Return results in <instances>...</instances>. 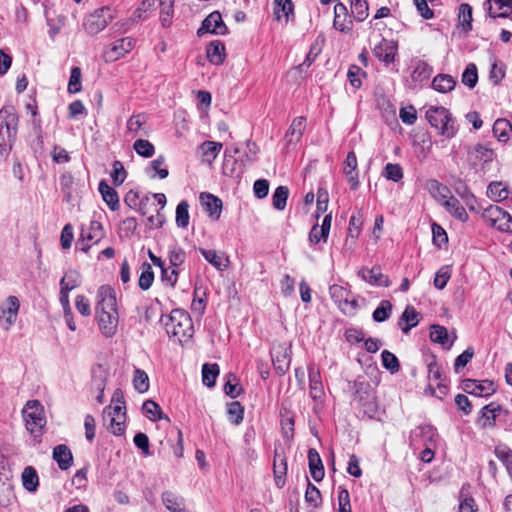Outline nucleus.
Returning <instances> with one entry per match:
<instances>
[{
  "label": "nucleus",
  "mask_w": 512,
  "mask_h": 512,
  "mask_svg": "<svg viewBox=\"0 0 512 512\" xmlns=\"http://www.w3.org/2000/svg\"><path fill=\"white\" fill-rule=\"evenodd\" d=\"M462 389L468 394L487 397L495 392L496 387L494 382L490 380L477 381L474 379H465L462 381Z\"/></svg>",
  "instance_id": "nucleus-11"
},
{
  "label": "nucleus",
  "mask_w": 512,
  "mask_h": 512,
  "mask_svg": "<svg viewBox=\"0 0 512 512\" xmlns=\"http://www.w3.org/2000/svg\"><path fill=\"white\" fill-rule=\"evenodd\" d=\"M471 164L477 166L479 163L487 164L494 160V150L482 144H476L468 151Z\"/></svg>",
  "instance_id": "nucleus-18"
},
{
  "label": "nucleus",
  "mask_w": 512,
  "mask_h": 512,
  "mask_svg": "<svg viewBox=\"0 0 512 512\" xmlns=\"http://www.w3.org/2000/svg\"><path fill=\"white\" fill-rule=\"evenodd\" d=\"M134 47V40L131 37H124L114 41L110 48L105 51L107 61H116L129 53Z\"/></svg>",
  "instance_id": "nucleus-13"
},
{
  "label": "nucleus",
  "mask_w": 512,
  "mask_h": 512,
  "mask_svg": "<svg viewBox=\"0 0 512 512\" xmlns=\"http://www.w3.org/2000/svg\"><path fill=\"white\" fill-rule=\"evenodd\" d=\"M199 252L213 267L219 271H223L228 266V259L223 258V254H219L217 251L212 249L199 248Z\"/></svg>",
  "instance_id": "nucleus-31"
},
{
  "label": "nucleus",
  "mask_w": 512,
  "mask_h": 512,
  "mask_svg": "<svg viewBox=\"0 0 512 512\" xmlns=\"http://www.w3.org/2000/svg\"><path fill=\"white\" fill-rule=\"evenodd\" d=\"M428 380L430 383L434 382L442 393L446 392V386L442 384V369L436 361L428 364Z\"/></svg>",
  "instance_id": "nucleus-41"
},
{
  "label": "nucleus",
  "mask_w": 512,
  "mask_h": 512,
  "mask_svg": "<svg viewBox=\"0 0 512 512\" xmlns=\"http://www.w3.org/2000/svg\"><path fill=\"white\" fill-rule=\"evenodd\" d=\"M19 116L14 106H4L0 110V160L11 151L16 141Z\"/></svg>",
  "instance_id": "nucleus-2"
},
{
  "label": "nucleus",
  "mask_w": 512,
  "mask_h": 512,
  "mask_svg": "<svg viewBox=\"0 0 512 512\" xmlns=\"http://www.w3.org/2000/svg\"><path fill=\"white\" fill-rule=\"evenodd\" d=\"M456 86V80L448 74H438L432 81V87L440 93H447Z\"/></svg>",
  "instance_id": "nucleus-32"
},
{
  "label": "nucleus",
  "mask_w": 512,
  "mask_h": 512,
  "mask_svg": "<svg viewBox=\"0 0 512 512\" xmlns=\"http://www.w3.org/2000/svg\"><path fill=\"white\" fill-rule=\"evenodd\" d=\"M429 124L438 134L446 139H452L458 132V126L451 112L443 106H430L425 114Z\"/></svg>",
  "instance_id": "nucleus-4"
},
{
  "label": "nucleus",
  "mask_w": 512,
  "mask_h": 512,
  "mask_svg": "<svg viewBox=\"0 0 512 512\" xmlns=\"http://www.w3.org/2000/svg\"><path fill=\"white\" fill-rule=\"evenodd\" d=\"M96 300L95 317L99 330L110 338L116 334L119 322L115 290L109 285H102L97 290Z\"/></svg>",
  "instance_id": "nucleus-1"
},
{
  "label": "nucleus",
  "mask_w": 512,
  "mask_h": 512,
  "mask_svg": "<svg viewBox=\"0 0 512 512\" xmlns=\"http://www.w3.org/2000/svg\"><path fill=\"white\" fill-rule=\"evenodd\" d=\"M358 276L373 286L388 287L390 285L388 276L381 272V268L379 266H375L371 269L362 267L358 271Z\"/></svg>",
  "instance_id": "nucleus-15"
},
{
  "label": "nucleus",
  "mask_w": 512,
  "mask_h": 512,
  "mask_svg": "<svg viewBox=\"0 0 512 512\" xmlns=\"http://www.w3.org/2000/svg\"><path fill=\"white\" fill-rule=\"evenodd\" d=\"M289 196L287 186H278L272 195V205L277 210H284Z\"/></svg>",
  "instance_id": "nucleus-47"
},
{
  "label": "nucleus",
  "mask_w": 512,
  "mask_h": 512,
  "mask_svg": "<svg viewBox=\"0 0 512 512\" xmlns=\"http://www.w3.org/2000/svg\"><path fill=\"white\" fill-rule=\"evenodd\" d=\"M461 81L468 88L472 89L478 82L477 66L474 63H469L462 73Z\"/></svg>",
  "instance_id": "nucleus-49"
},
{
  "label": "nucleus",
  "mask_w": 512,
  "mask_h": 512,
  "mask_svg": "<svg viewBox=\"0 0 512 512\" xmlns=\"http://www.w3.org/2000/svg\"><path fill=\"white\" fill-rule=\"evenodd\" d=\"M189 204L182 200L176 207V224L179 228H186L189 225Z\"/></svg>",
  "instance_id": "nucleus-52"
},
{
  "label": "nucleus",
  "mask_w": 512,
  "mask_h": 512,
  "mask_svg": "<svg viewBox=\"0 0 512 512\" xmlns=\"http://www.w3.org/2000/svg\"><path fill=\"white\" fill-rule=\"evenodd\" d=\"M208 60L214 65H220L223 63L225 58V47L224 44L219 41H212L206 49Z\"/></svg>",
  "instance_id": "nucleus-29"
},
{
  "label": "nucleus",
  "mask_w": 512,
  "mask_h": 512,
  "mask_svg": "<svg viewBox=\"0 0 512 512\" xmlns=\"http://www.w3.org/2000/svg\"><path fill=\"white\" fill-rule=\"evenodd\" d=\"M218 374L219 366L217 364H204L202 367L203 384L207 387H214Z\"/></svg>",
  "instance_id": "nucleus-45"
},
{
  "label": "nucleus",
  "mask_w": 512,
  "mask_h": 512,
  "mask_svg": "<svg viewBox=\"0 0 512 512\" xmlns=\"http://www.w3.org/2000/svg\"><path fill=\"white\" fill-rule=\"evenodd\" d=\"M165 328L167 334L180 343L187 342L194 334L192 319L189 313L183 309L171 311L168 321L165 323Z\"/></svg>",
  "instance_id": "nucleus-3"
},
{
  "label": "nucleus",
  "mask_w": 512,
  "mask_h": 512,
  "mask_svg": "<svg viewBox=\"0 0 512 512\" xmlns=\"http://www.w3.org/2000/svg\"><path fill=\"white\" fill-rule=\"evenodd\" d=\"M161 500L167 510L171 512H181L184 509V498L172 491H164Z\"/></svg>",
  "instance_id": "nucleus-26"
},
{
  "label": "nucleus",
  "mask_w": 512,
  "mask_h": 512,
  "mask_svg": "<svg viewBox=\"0 0 512 512\" xmlns=\"http://www.w3.org/2000/svg\"><path fill=\"white\" fill-rule=\"evenodd\" d=\"M338 512H352L350 495L346 488L339 487L338 492Z\"/></svg>",
  "instance_id": "nucleus-64"
},
{
  "label": "nucleus",
  "mask_w": 512,
  "mask_h": 512,
  "mask_svg": "<svg viewBox=\"0 0 512 512\" xmlns=\"http://www.w3.org/2000/svg\"><path fill=\"white\" fill-rule=\"evenodd\" d=\"M200 201L204 210L209 216L215 220H218L222 211V201L210 193H201Z\"/></svg>",
  "instance_id": "nucleus-20"
},
{
  "label": "nucleus",
  "mask_w": 512,
  "mask_h": 512,
  "mask_svg": "<svg viewBox=\"0 0 512 512\" xmlns=\"http://www.w3.org/2000/svg\"><path fill=\"white\" fill-rule=\"evenodd\" d=\"M397 44L394 41L382 39L373 49V54L380 61L390 64L394 61Z\"/></svg>",
  "instance_id": "nucleus-16"
},
{
  "label": "nucleus",
  "mask_w": 512,
  "mask_h": 512,
  "mask_svg": "<svg viewBox=\"0 0 512 512\" xmlns=\"http://www.w3.org/2000/svg\"><path fill=\"white\" fill-rule=\"evenodd\" d=\"M442 205L452 216L461 222H466L468 220L469 216L466 209L461 205L460 201L456 197L450 195L449 198L442 202Z\"/></svg>",
  "instance_id": "nucleus-24"
},
{
  "label": "nucleus",
  "mask_w": 512,
  "mask_h": 512,
  "mask_svg": "<svg viewBox=\"0 0 512 512\" xmlns=\"http://www.w3.org/2000/svg\"><path fill=\"white\" fill-rule=\"evenodd\" d=\"M104 237V229L99 221L92 220L87 228H82L81 236L78 240L79 249L88 252L91 244L98 243Z\"/></svg>",
  "instance_id": "nucleus-8"
},
{
  "label": "nucleus",
  "mask_w": 512,
  "mask_h": 512,
  "mask_svg": "<svg viewBox=\"0 0 512 512\" xmlns=\"http://www.w3.org/2000/svg\"><path fill=\"white\" fill-rule=\"evenodd\" d=\"M287 473V460L286 457L279 453L277 450L274 452L273 474L275 485L282 488L285 485Z\"/></svg>",
  "instance_id": "nucleus-21"
},
{
  "label": "nucleus",
  "mask_w": 512,
  "mask_h": 512,
  "mask_svg": "<svg viewBox=\"0 0 512 512\" xmlns=\"http://www.w3.org/2000/svg\"><path fill=\"white\" fill-rule=\"evenodd\" d=\"M458 21L465 32L472 29V7L470 4H460L458 8Z\"/></svg>",
  "instance_id": "nucleus-38"
},
{
  "label": "nucleus",
  "mask_w": 512,
  "mask_h": 512,
  "mask_svg": "<svg viewBox=\"0 0 512 512\" xmlns=\"http://www.w3.org/2000/svg\"><path fill=\"white\" fill-rule=\"evenodd\" d=\"M200 149L202 150L203 159L211 163L217 158L219 152L221 151L222 143L215 141H204L200 145Z\"/></svg>",
  "instance_id": "nucleus-36"
},
{
  "label": "nucleus",
  "mask_w": 512,
  "mask_h": 512,
  "mask_svg": "<svg viewBox=\"0 0 512 512\" xmlns=\"http://www.w3.org/2000/svg\"><path fill=\"white\" fill-rule=\"evenodd\" d=\"M483 220L492 228L501 232L512 233V216L496 205H489L481 214Z\"/></svg>",
  "instance_id": "nucleus-7"
},
{
  "label": "nucleus",
  "mask_w": 512,
  "mask_h": 512,
  "mask_svg": "<svg viewBox=\"0 0 512 512\" xmlns=\"http://www.w3.org/2000/svg\"><path fill=\"white\" fill-rule=\"evenodd\" d=\"M391 312L392 304L388 300H382L372 314L373 320L375 322H384L390 317Z\"/></svg>",
  "instance_id": "nucleus-54"
},
{
  "label": "nucleus",
  "mask_w": 512,
  "mask_h": 512,
  "mask_svg": "<svg viewBox=\"0 0 512 512\" xmlns=\"http://www.w3.org/2000/svg\"><path fill=\"white\" fill-rule=\"evenodd\" d=\"M271 358L277 374L284 375L290 367V347L286 344H278L271 349Z\"/></svg>",
  "instance_id": "nucleus-10"
},
{
  "label": "nucleus",
  "mask_w": 512,
  "mask_h": 512,
  "mask_svg": "<svg viewBox=\"0 0 512 512\" xmlns=\"http://www.w3.org/2000/svg\"><path fill=\"white\" fill-rule=\"evenodd\" d=\"M22 483L24 488L29 492H34L37 490L39 485V478L36 470L33 467L28 466L24 469L22 473Z\"/></svg>",
  "instance_id": "nucleus-40"
},
{
  "label": "nucleus",
  "mask_w": 512,
  "mask_h": 512,
  "mask_svg": "<svg viewBox=\"0 0 512 512\" xmlns=\"http://www.w3.org/2000/svg\"><path fill=\"white\" fill-rule=\"evenodd\" d=\"M98 190L104 200V202L109 206V208L113 211L119 208V197L114 188L109 186V184L102 180L99 183Z\"/></svg>",
  "instance_id": "nucleus-25"
},
{
  "label": "nucleus",
  "mask_w": 512,
  "mask_h": 512,
  "mask_svg": "<svg viewBox=\"0 0 512 512\" xmlns=\"http://www.w3.org/2000/svg\"><path fill=\"white\" fill-rule=\"evenodd\" d=\"M430 339L432 342L445 345L448 341V331L440 325H432L430 328Z\"/></svg>",
  "instance_id": "nucleus-60"
},
{
  "label": "nucleus",
  "mask_w": 512,
  "mask_h": 512,
  "mask_svg": "<svg viewBox=\"0 0 512 512\" xmlns=\"http://www.w3.org/2000/svg\"><path fill=\"white\" fill-rule=\"evenodd\" d=\"M227 414L232 424L239 425L243 421L244 408L238 401L231 402L228 404Z\"/></svg>",
  "instance_id": "nucleus-51"
},
{
  "label": "nucleus",
  "mask_w": 512,
  "mask_h": 512,
  "mask_svg": "<svg viewBox=\"0 0 512 512\" xmlns=\"http://www.w3.org/2000/svg\"><path fill=\"white\" fill-rule=\"evenodd\" d=\"M133 148L135 152L145 158H150L155 153L154 145L145 139H138L134 142Z\"/></svg>",
  "instance_id": "nucleus-55"
},
{
  "label": "nucleus",
  "mask_w": 512,
  "mask_h": 512,
  "mask_svg": "<svg viewBox=\"0 0 512 512\" xmlns=\"http://www.w3.org/2000/svg\"><path fill=\"white\" fill-rule=\"evenodd\" d=\"M113 18V10L109 6H103L87 15L82 27L87 34L96 35L104 30Z\"/></svg>",
  "instance_id": "nucleus-6"
},
{
  "label": "nucleus",
  "mask_w": 512,
  "mask_h": 512,
  "mask_svg": "<svg viewBox=\"0 0 512 512\" xmlns=\"http://www.w3.org/2000/svg\"><path fill=\"white\" fill-rule=\"evenodd\" d=\"M351 13L354 19L358 22L364 21L368 17V3L366 0H351Z\"/></svg>",
  "instance_id": "nucleus-44"
},
{
  "label": "nucleus",
  "mask_w": 512,
  "mask_h": 512,
  "mask_svg": "<svg viewBox=\"0 0 512 512\" xmlns=\"http://www.w3.org/2000/svg\"><path fill=\"white\" fill-rule=\"evenodd\" d=\"M382 365L391 373H396L400 369L398 358L390 351L384 350L381 354Z\"/></svg>",
  "instance_id": "nucleus-56"
},
{
  "label": "nucleus",
  "mask_w": 512,
  "mask_h": 512,
  "mask_svg": "<svg viewBox=\"0 0 512 512\" xmlns=\"http://www.w3.org/2000/svg\"><path fill=\"white\" fill-rule=\"evenodd\" d=\"M142 410L146 417L153 422L162 419L170 421V419L162 412L161 407L153 400H146L142 405Z\"/></svg>",
  "instance_id": "nucleus-33"
},
{
  "label": "nucleus",
  "mask_w": 512,
  "mask_h": 512,
  "mask_svg": "<svg viewBox=\"0 0 512 512\" xmlns=\"http://www.w3.org/2000/svg\"><path fill=\"white\" fill-rule=\"evenodd\" d=\"M81 283V276L76 270H68L60 280V289L71 291Z\"/></svg>",
  "instance_id": "nucleus-39"
},
{
  "label": "nucleus",
  "mask_w": 512,
  "mask_h": 512,
  "mask_svg": "<svg viewBox=\"0 0 512 512\" xmlns=\"http://www.w3.org/2000/svg\"><path fill=\"white\" fill-rule=\"evenodd\" d=\"M419 322V313L413 306H407L401 315L399 325L404 333H408L411 328Z\"/></svg>",
  "instance_id": "nucleus-28"
},
{
  "label": "nucleus",
  "mask_w": 512,
  "mask_h": 512,
  "mask_svg": "<svg viewBox=\"0 0 512 512\" xmlns=\"http://www.w3.org/2000/svg\"><path fill=\"white\" fill-rule=\"evenodd\" d=\"M352 25L347 7L343 3H337L334 6L333 27L340 32L347 33L352 30Z\"/></svg>",
  "instance_id": "nucleus-17"
},
{
  "label": "nucleus",
  "mask_w": 512,
  "mask_h": 512,
  "mask_svg": "<svg viewBox=\"0 0 512 512\" xmlns=\"http://www.w3.org/2000/svg\"><path fill=\"white\" fill-rule=\"evenodd\" d=\"M310 396L314 401L321 399L324 395L320 370L314 365L308 367Z\"/></svg>",
  "instance_id": "nucleus-19"
},
{
  "label": "nucleus",
  "mask_w": 512,
  "mask_h": 512,
  "mask_svg": "<svg viewBox=\"0 0 512 512\" xmlns=\"http://www.w3.org/2000/svg\"><path fill=\"white\" fill-rule=\"evenodd\" d=\"M433 72L432 66L422 60H418L415 63L414 70L412 72V78L415 81L427 80Z\"/></svg>",
  "instance_id": "nucleus-46"
},
{
  "label": "nucleus",
  "mask_w": 512,
  "mask_h": 512,
  "mask_svg": "<svg viewBox=\"0 0 512 512\" xmlns=\"http://www.w3.org/2000/svg\"><path fill=\"white\" fill-rule=\"evenodd\" d=\"M498 411L499 407L493 404L484 406L481 410V416L478 420L479 425L483 428L494 426Z\"/></svg>",
  "instance_id": "nucleus-35"
},
{
  "label": "nucleus",
  "mask_w": 512,
  "mask_h": 512,
  "mask_svg": "<svg viewBox=\"0 0 512 512\" xmlns=\"http://www.w3.org/2000/svg\"><path fill=\"white\" fill-rule=\"evenodd\" d=\"M132 382L139 393H145L149 389V377L144 370L135 369Z\"/></svg>",
  "instance_id": "nucleus-50"
},
{
  "label": "nucleus",
  "mask_w": 512,
  "mask_h": 512,
  "mask_svg": "<svg viewBox=\"0 0 512 512\" xmlns=\"http://www.w3.org/2000/svg\"><path fill=\"white\" fill-rule=\"evenodd\" d=\"M22 413L27 430L34 436L41 435L46 425L44 408L41 403L38 400L27 401Z\"/></svg>",
  "instance_id": "nucleus-5"
},
{
  "label": "nucleus",
  "mask_w": 512,
  "mask_h": 512,
  "mask_svg": "<svg viewBox=\"0 0 512 512\" xmlns=\"http://www.w3.org/2000/svg\"><path fill=\"white\" fill-rule=\"evenodd\" d=\"M175 0H159L160 5V21L162 26L168 27L174 14Z\"/></svg>",
  "instance_id": "nucleus-43"
},
{
  "label": "nucleus",
  "mask_w": 512,
  "mask_h": 512,
  "mask_svg": "<svg viewBox=\"0 0 512 512\" xmlns=\"http://www.w3.org/2000/svg\"><path fill=\"white\" fill-rule=\"evenodd\" d=\"M306 480H307V488H306L305 496H304L305 502L312 508L317 509L322 505L321 492L315 485H313L309 481L308 477H306Z\"/></svg>",
  "instance_id": "nucleus-34"
},
{
  "label": "nucleus",
  "mask_w": 512,
  "mask_h": 512,
  "mask_svg": "<svg viewBox=\"0 0 512 512\" xmlns=\"http://www.w3.org/2000/svg\"><path fill=\"white\" fill-rule=\"evenodd\" d=\"M168 257L171 268L177 269L184 263L186 259V253L181 247L173 245L169 249Z\"/></svg>",
  "instance_id": "nucleus-53"
},
{
  "label": "nucleus",
  "mask_w": 512,
  "mask_h": 512,
  "mask_svg": "<svg viewBox=\"0 0 512 512\" xmlns=\"http://www.w3.org/2000/svg\"><path fill=\"white\" fill-rule=\"evenodd\" d=\"M20 302L16 296H9L0 305V321L5 330H9L16 322Z\"/></svg>",
  "instance_id": "nucleus-9"
},
{
  "label": "nucleus",
  "mask_w": 512,
  "mask_h": 512,
  "mask_svg": "<svg viewBox=\"0 0 512 512\" xmlns=\"http://www.w3.org/2000/svg\"><path fill=\"white\" fill-rule=\"evenodd\" d=\"M227 382L224 385V392L226 395L231 398H236L242 391V388L239 387L238 379L232 373L228 374Z\"/></svg>",
  "instance_id": "nucleus-61"
},
{
  "label": "nucleus",
  "mask_w": 512,
  "mask_h": 512,
  "mask_svg": "<svg viewBox=\"0 0 512 512\" xmlns=\"http://www.w3.org/2000/svg\"><path fill=\"white\" fill-rule=\"evenodd\" d=\"M450 277L451 268L449 266L441 267L435 274L434 286L439 290L444 289Z\"/></svg>",
  "instance_id": "nucleus-63"
},
{
  "label": "nucleus",
  "mask_w": 512,
  "mask_h": 512,
  "mask_svg": "<svg viewBox=\"0 0 512 512\" xmlns=\"http://www.w3.org/2000/svg\"><path fill=\"white\" fill-rule=\"evenodd\" d=\"M52 456L61 470L69 469L73 463V455L71 450L65 444L55 446Z\"/></svg>",
  "instance_id": "nucleus-22"
},
{
  "label": "nucleus",
  "mask_w": 512,
  "mask_h": 512,
  "mask_svg": "<svg viewBox=\"0 0 512 512\" xmlns=\"http://www.w3.org/2000/svg\"><path fill=\"white\" fill-rule=\"evenodd\" d=\"M426 188L429 193L442 204L447 198H449L451 192L450 189L437 181L436 179H430L426 182Z\"/></svg>",
  "instance_id": "nucleus-27"
},
{
  "label": "nucleus",
  "mask_w": 512,
  "mask_h": 512,
  "mask_svg": "<svg viewBox=\"0 0 512 512\" xmlns=\"http://www.w3.org/2000/svg\"><path fill=\"white\" fill-rule=\"evenodd\" d=\"M81 69L77 66L71 69V74L68 83V91L75 94L81 91Z\"/></svg>",
  "instance_id": "nucleus-58"
},
{
  "label": "nucleus",
  "mask_w": 512,
  "mask_h": 512,
  "mask_svg": "<svg viewBox=\"0 0 512 512\" xmlns=\"http://www.w3.org/2000/svg\"><path fill=\"white\" fill-rule=\"evenodd\" d=\"M492 131L498 141L506 143L512 134V124L507 119H497L493 124Z\"/></svg>",
  "instance_id": "nucleus-30"
},
{
  "label": "nucleus",
  "mask_w": 512,
  "mask_h": 512,
  "mask_svg": "<svg viewBox=\"0 0 512 512\" xmlns=\"http://www.w3.org/2000/svg\"><path fill=\"white\" fill-rule=\"evenodd\" d=\"M105 421H109L108 430L116 436H121L125 432V420H118L117 416H106L104 415Z\"/></svg>",
  "instance_id": "nucleus-59"
},
{
  "label": "nucleus",
  "mask_w": 512,
  "mask_h": 512,
  "mask_svg": "<svg viewBox=\"0 0 512 512\" xmlns=\"http://www.w3.org/2000/svg\"><path fill=\"white\" fill-rule=\"evenodd\" d=\"M487 196L495 202H501L508 197V190L502 182H491L487 187Z\"/></svg>",
  "instance_id": "nucleus-42"
},
{
  "label": "nucleus",
  "mask_w": 512,
  "mask_h": 512,
  "mask_svg": "<svg viewBox=\"0 0 512 512\" xmlns=\"http://www.w3.org/2000/svg\"><path fill=\"white\" fill-rule=\"evenodd\" d=\"M227 32V27L222 20L219 12L215 11L209 14L202 22L201 27L198 29V36L204 33H212L217 35H224Z\"/></svg>",
  "instance_id": "nucleus-12"
},
{
  "label": "nucleus",
  "mask_w": 512,
  "mask_h": 512,
  "mask_svg": "<svg viewBox=\"0 0 512 512\" xmlns=\"http://www.w3.org/2000/svg\"><path fill=\"white\" fill-rule=\"evenodd\" d=\"M483 6L491 18H507L512 14V3L508 0H486Z\"/></svg>",
  "instance_id": "nucleus-14"
},
{
  "label": "nucleus",
  "mask_w": 512,
  "mask_h": 512,
  "mask_svg": "<svg viewBox=\"0 0 512 512\" xmlns=\"http://www.w3.org/2000/svg\"><path fill=\"white\" fill-rule=\"evenodd\" d=\"M140 270L141 273L138 279V286L142 290H148L154 282V272L148 262H143Z\"/></svg>",
  "instance_id": "nucleus-37"
},
{
  "label": "nucleus",
  "mask_w": 512,
  "mask_h": 512,
  "mask_svg": "<svg viewBox=\"0 0 512 512\" xmlns=\"http://www.w3.org/2000/svg\"><path fill=\"white\" fill-rule=\"evenodd\" d=\"M306 119L304 117L295 118L287 132V137H290L289 141H298L305 129Z\"/></svg>",
  "instance_id": "nucleus-48"
},
{
  "label": "nucleus",
  "mask_w": 512,
  "mask_h": 512,
  "mask_svg": "<svg viewBox=\"0 0 512 512\" xmlns=\"http://www.w3.org/2000/svg\"><path fill=\"white\" fill-rule=\"evenodd\" d=\"M308 462L312 478L317 482L321 481L325 475L324 466L319 453L313 448L308 451Z\"/></svg>",
  "instance_id": "nucleus-23"
},
{
  "label": "nucleus",
  "mask_w": 512,
  "mask_h": 512,
  "mask_svg": "<svg viewBox=\"0 0 512 512\" xmlns=\"http://www.w3.org/2000/svg\"><path fill=\"white\" fill-rule=\"evenodd\" d=\"M13 498L12 487L0 477V507L7 508L11 505Z\"/></svg>",
  "instance_id": "nucleus-57"
},
{
  "label": "nucleus",
  "mask_w": 512,
  "mask_h": 512,
  "mask_svg": "<svg viewBox=\"0 0 512 512\" xmlns=\"http://www.w3.org/2000/svg\"><path fill=\"white\" fill-rule=\"evenodd\" d=\"M383 175L386 179L399 182L403 178V169L399 164H386Z\"/></svg>",
  "instance_id": "nucleus-62"
}]
</instances>
